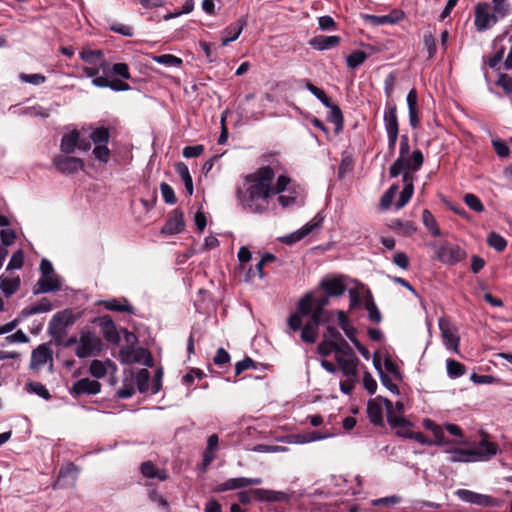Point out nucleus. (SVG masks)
I'll return each instance as SVG.
<instances>
[{
    "label": "nucleus",
    "mask_w": 512,
    "mask_h": 512,
    "mask_svg": "<svg viewBox=\"0 0 512 512\" xmlns=\"http://www.w3.org/2000/svg\"><path fill=\"white\" fill-rule=\"evenodd\" d=\"M320 323L321 318H319V312H316L313 314L310 321L302 327L301 340L309 344L315 343L318 337V327Z\"/></svg>",
    "instance_id": "412c9836"
},
{
    "label": "nucleus",
    "mask_w": 512,
    "mask_h": 512,
    "mask_svg": "<svg viewBox=\"0 0 512 512\" xmlns=\"http://www.w3.org/2000/svg\"><path fill=\"white\" fill-rule=\"evenodd\" d=\"M288 194H277V201L282 208H289L302 203L303 196L300 188H290Z\"/></svg>",
    "instance_id": "c85d7f7f"
},
{
    "label": "nucleus",
    "mask_w": 512,
    "mask_h": 512,
    "mask_svg": "<svg viewBox=\"0 0 512 512\" xmlns=\"http://www.w3.org/2000/svg\"><path fill=\"white\" fill-rule=\"evenodd\" d=\"M76 147L86 151L90 148V144L88 142H81L79 131L73 129L63 135L60 148L63 153L70 154L75 151Z\"/></svg>",
    "instance_id": "f3484780"
},
{
    "label": "nucleus",
    "mask_w": 512,
    "mask_h": 512,
    "mask_svg": "<svg viewBox=\"0 0 512 512\" xmlns=\"http://www.w3.org/2000/svg\"><path fill=\"white\" fill-rule=\"evenodd\" d=\"M62 287L61 279L58 275L48 274L41 275L40 279L37 281L33 288V293L35 295L55 292L59 291Z\"/></svg>",
    "instance_id": "a211bd4d"
},
{
    "label": "nucleus",
    "mask_w": 512,
    "mask_h": 512,
    "mask_svg": "<svg viewBox=\"0 0 512 512\" xmlns=\"http://www.w3.org/2000/svg\"><path fill=\"white\" fill-rule=\"evenodd\" d=\"M399 190L397 184H393L382 196L380 200V207L383 210H387L391 207L393 199Z\"/></svg>",
    "instance_id": "603ef678"
},
{
    "label": "nucleus",
    "mask_w": 512,
    "mask_h": 512,
    "mask_svg": "<svg viewBox=\"0 0 512 512\" xmlns=\"http://www.w3.org/2000/svg\"><path fill=\"white\" fill-rule=\"evenodd\" d=\"M504 15L496 12L488 2H480L475 6L474 25L479 32L492 28Z\"/></svg>",
    "instance_id": "0eeeda50"
},
{
    "label": "nucleus",
    "mask_w": 512,
    "mask_h": 512,
    "mask_svg": "<svg viewBox=\"0 0 512 512\" xmlns=\"http://www.w3.org/2000/svg\"><path fill=\"white\" fill-rule=\"evenodd\" d=\"M383 405H385L387 411L390 410L392 402L386 398L377 396L370 399L367 403V415L370 422L374 425L383 424ZM388 414H391L388 412Z\"/></svg>",
    "instance_id": "2eb2a0df"
},
{
    "label": "nucleus",
    "mask_w": 512,
    "mask_h": 512,
    "mask_svg": "<svg viewBox=\"0 0 512 512\" xmlns=\"http://www.w3.org/2000/svg\"><path fill=\"white\" fill-rule=\"evenodd\" d=\"M327 119L330 123L334 124L336 132H339L343 127V115L340 108L337 105L331 103V106Z\"/></svg>",
    "instance_id": "a18cd8bd"
},
{
    "label": "nucleus",
    "mask_w": 512,
    "mask_h": 512,
    "mask_svg": "<svg viewBox=\"0 0 512 512\" xmlns=\"http://www.w3.org/2000/svg\"><path fill=\"white\" fill-rule=\"evenodd\" d=\"M409 153V138L407 135H402L400 138L399 157L395 160V162L390 166L389 169V174L392 178L397 177L396 167L400 166V164L404 160V156H407Z\"/></svg>",
    "instance_id": "c9c22d12"
},
{
    "label": "nucleus",
    "mask_w": 512,
    "mask_h": 512,
    "mask_svg": "<svg viewBox=\"0 0 512 512\" xmlns=\"http://www.w3.org/2000/svg\"><path fill=\"white\" fill-rule=\"evenodd\" d=\"M109 138V129L103 126L96 127L90 134V139L94 143L93 155L98 161L105 164L110 159V150L107 146Z\"/></svg>",
    "instance_id": "6e6552de"
},
{
    "label": "nucleus",
    "mask_w": 512,
    "mask_h": 512,
    "mask_svg": "<svg viewBox=\"0 0 512 512\" xmlns=\"http://www.w3.org/2000/svg\"><path fill=\"white\" fill-rule=\"evenodd\" d=\"M413 193H414V185L413 184L405 185L403 190L400 193L399 199L397 200V202L395 204L396 209L399 210V209L403 208L410 201V199L413 196Z\"/></svg>",
    "instance_id": "5fc2aeb1"
},
{
    "label": "nucleus",
    "mask_w": 512,
    "mask_h": 512,
    "mask_svg": "<svg viewBox=\"0 0 512 512\" xmlns=\"http://www.w3.org/2000/svg\"><path fill=\"white\" fill-rule=\"evenodd\" d=\"M79 56L86 64L81 67L85 77L93 80L101 75L110 74V65L101 50L83 49L79 52Z\"/></svg>",
    "instance_id": "39448f33"
},
{
    "label": "nucleus",
    "mask_w": 512,
    "mask_h": 512,
    "mask_svg": "<svg viewBox=\"0 0 512 512\" xmlns=\"http://www.w3.org/2000/svg\"><path fill=\"white\" fill-rule=\"evenodd\" d=\"M436 258L443 264L455 265L464 260L467 256L464 249L460 246L444 243L435 249Z\"/></svg>",
    "instance_id": "f8f14e48"
},
{
    "label": "nucleus",
    "mask_w": 512,
    "mask_h": 512,
    "mask_svg": "<svg viewBox=\"0 0 512 512\" xmlns=\"http://www.w3.org/2000/svg\"><path fill=\"white\" fill-rule=\"evenodd\" d=\"M447 374L450 378H458L465 374L466 368L465 366L453 359H448L446 361Z\"/></svg>",
    "instance_id": "09e8293b"
},
{
    "label": "nucleus",
    "mask_w": 512,
    "mask_h": 512,
    "mask_svg": "<svg viewBox=\"0 0 512 512\" xmlns=\"http://www.w3.org/2000/svg\"><path fill=\"white\" fill-rule=\"evenodd\" d=\"M290 188H300L296 185H291V179L287 175H280L277 178L276 184L272 185V196L276 194L285 193Z\"/></svg>",
    "instance_id": "c03bdc74"
},
{
    "label": "nucleus",
    "mask_w": 512,
    "mask_h": 512,
    "mask_svg": "<svg viewBox=\"0 0 512 512\" xmlns=\"http://www.w3.org/2000/svg\"><path fill=\"white\" fill-rule=\"evenodd\" d=\"M384 127L387 134H399L396 105L388 103L384 112Z\"/></svg>",
    "instance_id": "393cba45"
},
{
    "label": "nucleus",
    "mask_w": 512,
    "mask_h": 512,
    "mask_svg": "<svg viewBox=\"0 0 512 512\" xmlns=\"http://www.w3.org/2000/svg\"><path fill=\"white\" fill-rule=\"evenodd\" d=\"M19 286L20 279L18 277L3 279L0 283V289L6 296L14 294L18 290Z\"/></svg>",
    "instance_id": "3c124183"
},
{
    "label": "nucleus",
    "mask_w": 512,
    "mask_h": 512,
    "mask_svg": "<svg viewBox=\"0 0 512 512\" xmlns=\"http://www.w3.org/2000/svg\"><path fill=\"white\" fill-rule=\"evenodd\" d=\"M423 43L425 48L427 49L429 58L434 57L436 54V41L432 33H426L423 37Z\"/></svg>",
    "instance_id": "e2e57ef3"
},
{
    "label": "nucleus",
    "mask_w": 512,
    "mask_h": 512,
    "mask_svg": "<svg viewBox=\"0 0 512 512\" xmlns=\"http://www.w3.org/2000/svg\"><path fill=\"white\" fill-rule=\"evenodd\" d=\"M402 437L408 438V439H413L422 445H428V446L435 445L434 440L428 439L421 432L409 431V434H402Z\"/></svg>",
    "instance_id": "680f3d73"
},
{
    "label": "nucleus",
    "mask_w": 512,
    "mask_h": 512,
    "mask_svg": "<svg viewBox=\"0 0 512 512\" xmlns=\"http://www.w3.org/2000/svg\"><path fill=\"white\" fill-rule=\"evenodd\" d=\"M100 326L106 340L111 343H118L120 341V335L110 317L100 318Z\"/></svg>",
    "instance_id": "473e14b6"
},
{
    "label": "nucleus",
    "mask_w": 512,
    "mask_h": 512,
    "mask_svg": "<svg viewBox=\"0 0 512 512\" xmlns=\"http://www.w3.org/2000/svg\"><path fill=\"white\" fill-rule=\"evenodd\" d=\"M387 419H388L389 424L392 427H399L402 429V430L398 431V434L400 436H402V434H409V431H411L409 429L410 422L408 420H406L405 418L400 417V416H395L392 414H388Z\"/></svg>",
    "instance_id": "8fccbe9b"
},
{
    "label": "nucleus",
    "mask_w": 512,
    "mask_h": 512,
    "mask_svg": "<svg viewBox=\"0 0 512 512\" xmlns=\"http://www.w3.org/2000/svg\"><path fill=\"white\" fill-rule=\"evenodd\" d=\"M274 176V170L270 166L261 167L248 174L245 177L244 188L236 192L239 206L248 213H265L272 197Z\"/></svg>",
    "instance_id": "f257e3e1"
},
{
    "label": "nucleus",
    "mask_w": 512,
    "mask_h": 512,
    "mask_svg": "<svg viewBox=\"0 0 512 512\" xmlns=\"http://www.w3.org/2000/svg\"><path fill=\"white\" fill-rule=\"evenodd\" d=\"M464 202L465 204L473 211L475 212H483L484 211V205L481 202V200L474 194L468 193L464 196Z\"/></svg>",
    "instance_id": "6e6d98bb"
},
{
    "label": "nucleus",
    "mask_w": 512,
    "mask_h": 512,
    "mask_svg": "<svg viewBox=\"0 0 512 512\" xmlns=\"http://www.w3.org/2000/svg\"><path fill=\"white\" fill-rule=\"evenodd\" d=\"M27 390L31 393H35L43 399L48 400L50 398V393L47 388L40 382H29L27 383Z\"/></svg>",
    "instance_id": "4d7b16f0"
},
{
    "label": "nucleus",
    "mask_w": 512,
    "mask_h": 512,
    "mask_svg": "<svg viewBox=\"0 0 512 512\" xmlns=\"http://www.w3.org/2000/svg\"><path fill=\"white\" fill-rule=\"evenodd\" d=\"M341 42V38L337 35H317L308 42L309 46L317 51H326L337 47Z\"/></svg>",
    "instance_id": "aec40b11"
},
{
    "label": "nucleus",
    "mask_w": 512,
    "mask_h": 512,
    "mask_svg": "<svg viewBox=\"0 0 512 512\" xmlns=\"http://www.w3.org/2000/svg\"><path fill=\"white\" fill-rule=\"evenodd\" d=\"M334 357L337 362V368L343 373L344 376H357L359 359L350 346L342 349L341 351L339 350L334 352Z\"/></svg>",
    "instance_id": "9d476101"
},
{
    "label": "nucleus",
    "mask_w": 512,
    "mask_h": 512,
    "mask_svg": "<svg viewBox=\"0 0 512 512\" xmlns=\"http://www.w3.org/2000/svg\"><path fill=\"white\" fill-rule=\"evenodd\" d=\"M160 190H161V194H162V197H163V200L165 201V203L170 204V205H173L176 203V201H177L176 195L174 193L173 188L169 184H167L165 182L161 183Z\"/></svg>",
    "instance_id": "bf43d9fd"
},
{
    "label": "nucleus",
    "mask_w": 512,
    "mask_h": 512,
    "mask_svg": "<svg viewBox=\"0 0 512 512\" xmlns=\"http://www.w3.org/2000/svg\"><path fill=\"white\" fill-rule=\"evenodd\" d=\"M296 312L303 316H313L314 313L319 312V318H321V309L315 308V299L311 293L304 295L297 304Z\"/></svg>",
    "instance_id": "7c9ffc66"
},
{
    "label": "nucleus",
    "mask_w": 512,
    "mask_h": 512,
    "mask_svg": "<svg viewBox=\"0 0 512 512\" xmlns=\"http://www.w3.org/2000/svg\"><path fill=\"white\" fill-rule=\"evenodd\" d=\"M252 450L259 453H279L287 451V448L278 445L258 444Z\"/></svg>",
    "instance_id": "052dcab7"
},
{
    "label": "nucleus",
    "mask_w": 512,
    "mask_h": 512,
    "mask_svg": "<svg viewBox=\"0 0 512 512\" xmlns=\"http://www.w3.org/2000/svg\"><path fill=\"white\" fill-rule=\"evenodd\" d=\"M247 487L246 486V477H237V478H230L226 481L216 485L215 492L221 493L225 491L230 490H236Z\"/></svg>",
    "instance_id": "58836bf2"
},
{
    "label": "nucleus",
    "mask_w": 512,
    "mask_h": 512,
    "mask_svg": "<svg viewBox=\"0 0 512 512\" xmlns=\"http://www.w3.org/2000/svg\"><path fill=\"white\" fill-rule=\"evenodd\" d=\"M324 221V216H322L320 213L316 214L311 221L303 225L300 229L288 234L284 235L280 238V241L284 244L291 245L293 243H296L309 234H311L316 229L320 228L322 223Z\"/></svg>",
    "instance_id": "ddd939ff"
},
{
    "label": "nucleus",
    "mask_w": 512,
    "mask_h": 512,
    "mask_svg": "<svg viewBox=\"0 0 512 512\" xmlns=\"http://www.w3.org/2000/svg\"><path fill=\"white\" fill-rule=\"evenodd\" d=\"M23 262H24L23 252L21 250H18L12 255V257L7 265V269L8 270L20 269L23 266Z\"/></svg>",
    "instance_id": "338daca9"
},
{
    "label": "nucleus",
    "mask_w": 512,
    "mask_h": 512,
    "mask_svg": "<svg viewBox=\"0 0 512 512\" xmlns=\"http://www.w3.org/2000/svg\"><path fill=\"white\" fill-rule=\"evenodd\" d=\"M50 360L51 355L49 350L44 345H41L32 352L31 366L34 368H39Z\"/></svg>",
    "instance_id": "4c0bfd02"
},
{
    "label": "nucleus",
    "mask_w": 512,
    "mask_h": 512,
    "mask_svg": "<svg viewBox=\"0 0 512 512\" xmlns=\"http://www.w3.org/2000/svg\"><path fill=\"white\" fill-rule=\"evenodd\" d=\"M54 165L63 174H73L83 169L84 162L77 157L60 155L55 158Z\"/></svg>",
    "instance_id": "dca6fc26"
},
{
    "label": "nucleus",
    "mask_w": 512,
    "mask_h": 512,
    "mask_svg": "<svg viewBox=\"0 0 512 512\" xmlns=\"http://www.w3.org/2000/svg\"><path fill=\"white\" fill-rule=\"evenodd\" d=\"M446 453L451 462L486 461L497 453V447L494 443L482 440L473 449L453 448L446 450Z\"/></svg>",
    "instance_id": "f03ea898"
},
{
    "label": "nucleus",
    "mask_w": 512,
    "mask_h": 512,
    "mask_svg": "<svg viewBox=\"0 0 512 512\" xmlns=\"http://www.w3.org/2000/svg\"><path fill=\"white\" fill-rule=\"evenodd\" d=\"M100 390L101 384L97 380L82 378L73 384L72 394L77 396L83 394L96 395L100 392Z\"/></svg>",
    "instance_id": "6ab92c4d"
},
{
    "label": "nucleus",
    "mask_w": 512,
    "mask_h": 512,
    "mask_svg": "<svg viewBox=\"0 0 512 512\" xmlns=\"http://www.w3.org/2000/svg\"><path fill=\"white\" fill-rule=\"evenodd\" d=\"M337 320L340 328L343 330L348 339H353L356 336V329L351 325L344 311L337 312Z\"/></svg>",
    "instance_id": "79ce46f5"
},
{
    "label": "nucleus",
    "mask_w": 512,
    "mask_h": 512,
    "mask_svg": "<svg viewBox=\"0 0 512 512\" xmlns=\"http://www.w3.org/2000/svg\"><path fill=\"white\" fill-rule=\"evenodd\" d=\"M19 79L24 83H29V84H32L35 86L41 85L46 81V77L39 73H35V74L20 73Z\"/></svg>",
    "instance_id": "13d9d810"
},
{
    "label": "nucleus",
    "mask_w": 512,
    "mask_h": 512,
    "mask_svg": "<svg viewBox=\"0 0 512 512\" xmlns=\"http://www.w3.org/2000/svg\"><path fill=\"white\" fill-rule=\"evenodd\" d=\"M125 340L128 343L120 348L118 359L122 364H142L147 367L153 365V359L148 349L135 346L134 342L137 340L134 333L124 330Z\"/></svg>",
    "instance_id": "7ed1b4c3"
},
{
    "label": "nucleus",
    "mask_w": 512,
    "mask_h": 512,
    "mask_svg": "<svg viewBox=\"0 0 512 512\" xmlns=\"http://www.w3.org/2000/svg\"><path fill=\"white\" fill-rule=\"evenodd\" d=\"M140 469L142 475L149 479L157 478L160 481H164L168 477V474L165 470L158 469L151 461L143 462Z\"/></svg>",
    "instance_id": "e433bc0d"
},
{
    "label": "nucleus",
    "mask_w": 512,
    "mask_h": 512,
    "mask_svg": "<svg viewBox=\"0 0 512 512\" xmlns=\"http://www.w3.org/2000/svg\"><path fill=\"white\" fill-rule=\"evenodd\" d=\"M455 495L463 502L475 504L481 507H496L499 501L490 495L477 493L468 489H458Z\"/></svg>",
    "instance_id": "4468645a"
},
{
    "label": "nucleus",
    "mask_w": 512,
    "mask_h": 512,
    "mask_svg": "<svg viewBox=\"0 0 512 512\" xmlns=\"http://www.w3.org/2000/svg\"><path fill=\"white\" fill-rule=\"evenodd\" d=\"M149 381L150 373L147 369H141L134 375V383L140 393H151Z\"/></svg>",
    "instance_id": "a19ab883"
},
{
    "label": "nucleus",
    "mask_w": 512,
    "mask_h": 512,
    "mask_svg": "<svg viewBox=\"0 0 512 512\" xmlns=\"http://www.w3.org/2000/svg\"><path fill=\"white\" fill-rule=\"evenodd\" d=\"M109 75H101L92 80V84L99 88H110L113 91H127L130 85L122 80H110Z\"/></svg>",
    "instance_id": "bb28decb"
},
{
    "label": "nucleus",
    "mask_w": 512,
    "mask_h": 512,
    "mask_svg": "<svg viewBox=\"0 0 512 512\" xmlns=\"http://www.w3.org/2000/svg\"><path fill=\"white\" fill-rule=\"evenodd\" d=\"M116 370L115 363L109 359L105 361L93 360L89 367L90 374L98 379L105 377L108 373H115Z\"/></svg>",
    "instance_id": "5701e85b"
},
{
    "label": "nucleus",
    "mask_w": 512,
    "mask_h": 512,
    "mask_svg": "<svg viewBox=\"0 0 512 512\" xmlns=\"http://www.w3.org/2000/svg\"><path fill=\"white\" fill-rule=\"evenodd\" d=\"M78 317L79 315L75 314L72 309L57 312L49 322L50 334L54 337L63 335L66 328L72 326Z\"/></svg>",
    "instance_id": "9b49d317"
},
{
    "label": "nucleus",
    "mask_w": 512,
    "mask_h": 512,
    "mask_svg": "<svg viewBox=\"0 0 512 512\" xmlns=\"http://www.w3.org/2000/svg\"><path fill=\"white\" fill-rule=\"evenodd\" d=\"M53 305L48 298H42L35 304H31L22 310L23 317H30L35 314L45 313L51 311Z\"/></svg>",
    "instance_id": "f704fd0d"
},
{
    "label": "nucleus",
    "mask_w": 512,
    "mask_h": 512,
    "mask_svg": "<svg viewBox=\"0 0 512 512\" xmlns=\"http://www.w3.org/2000/svg\"><path fill=\"white\" fill-rule=\"evenodd\" d=\"M319 28L323 31H334L337 24L331 16L325 15L318 18Z\"/></svg>",
    "instance_id": "0e129e2a"
},
{
    "label": "nucleus",
    "mask_w": 512,
    "mask_h": 512,
    "mask_svg": "<svg viewBox=\"0 0 512 512\" xmlns=\"http://www.w3.org/2000/svg\"><path fill=\"white\" fill-rule=\"evenodd\" d=\"M487 242L489 246H491L498 252H502L503 250H505L507 246V241L496 232H491L488 235Z\"/></svg>",
    "instance_id": "864d4df0"
},
{
    "label": "nucleus",
    "mask_w": 512,
    "mask_h": 512,
    "mask_svg": "<svg viewBox=\"0 0 512 512\" xmlns=\"http://www.w3.org/2000/svg\"><path fill=\"white\" fill-rule=\"evenodd\" d=\"M321 287L328 296H341L346 290V285L341 278L325 279L321 282Z\"/></svg>",
    "instance_id": "2f4dec72"
},
{
    "label": "nucleus",
    "mask_w": 512,
    "mask_h": 512,
    "mask_svg": "<svg viewBox=\"0 0 512 512\" xmlns=\"http://www.w3.org/2000/svg\"><path fill=\"white\" fill-rule=\"evenodd\" d=\"M323 339L326 340L334 352L341 351L344 348L350 346L348 342L342 337L341 333L334 326H327L326 331L323 335Z\"/></svg>",
    "instance_id": "a878e982"
},
{
    "label": "nucleus",
    "mask_w": 512,
    "mask_h": 512,
    "mask_svg": "<svg viewBox=\"0 0 512 512\" xmlns=\"http://www.w3.org/2000/svg\"><path fill=\"white\" fill-rule=\"evenodd\" d=\"M237 497L242 504H250L252 501L261 502H286L290 499L289 494L283 491H274L268 489H251L237 493Z\"/></svg>",
    "instance_id": "423d86ee"
},
{
    "label": "nucleus",
    "mask_w": 512,
    "mask_h": 512,
    "mask_svg": "<svg viewBox=\"0 0 512 512\" xmlns=\"http://www.w3.org/2000/svg\"><path fill=\"white\" fill-rule=\"evenodd\" d=\"M246 25V20L244 18L238 19L236 22L228 25L223 30V39H222V45L226 46L230 42L235 41L240 34L242 33L244 27Z\"/></svg>",
    "instance_id": "cd10ccee"
},
{
    "label": "nucleus",
    "mask_w": 512,
    "mask_h": 512,
    "mask_svg": "<svg viewBox=\"0 0 512 512\" xmlns=\"http://www.w3.org/2000/svg\"><path fill=\"white\" fill-rule=\"evenodd\" d=\"M368 58V55L366 52L362 50H355L351 54H349L346 58V64L349 69H356L359 66H361L366 59Z\"/></svg>",
    "instance_id": "37998d69"
},
{
    "label": "nucleus",
    "mask_w": 512,
    "mask_h": 512,
    "mask_svg": "<svg viewBox=\"0 0 512 512\" xmlns=\"http://www.w3.org/2000/svg\"><path fill=\"white\" fill-rule=\"evenodd\" d=\"M203 152L204 146L199 144L184 147L182 154L185 158H195L202 155Z\"/></svg>",
    "instance_id": "69168bd1"
},
{
    "label": "nucleus",
    "mask_w": 512,
    "mask_h": 512,
    "mask_svg": "<svg viewBox=\"0 0 512 512\" xmlns=\"http://www.w3.org/2000/svg\"><path fill=\"white\" fill-rule=\"evenodd\" d=\"M423 160V154L420 150H415L411 155L409 153L407 156H404L403 162L400 166L396 167L397 176L404 170L418 171L423 164Z\"/></svg>",
    "instance_id": "4be33fe9"
},
{
    "label": "nucleus",
    "mask_w": 512,
    "mask_h": 512,
    "mask_svg": "<svg viewBox=\"0 0 512 512\" xmlns=\"http://www.w3.org/2000/svg\"><path fill=\"white\" fill-rule=\"evenodd\" d=\"M152 60L167 67H179L182 64V59L172 54L154 55Z\"/></svg>",
    "instance_id": "de8ad7c7"
},
{
    "label": "nucleus",
    "mask_w": 512,
    "mask_h": 512,
    "mask_svg": "<svg viewBox=\"0 0 512 512\" xmlns=\"http://www.w3.org/2000/svg\"><path fill=\"white\" fill-rule=\"evenodd\" d=\"M103 306L109 311L115 312H133V307L128 303V301L123 299H110L103 301Z\"/></svg>",
    "instance_id": "ea45409f"
},
{
    "label": "nucleus",
    "mask_w": 512,
    "mask_h": 512,
    "mask_svg": "<svg viewBox=\"0 0 512 512\" xmlns=\"http://www.w3.org/2000/svg\"><path fill=\"white\" fill-rule=\"evenodd\" d=\"M331 437L329 433H322L320 431H311L306 433L294 434L289 436V443L306 444L314 441H319Z\"/></svg>",
    "instance_id": "c756f323"
},
{
    "label": "nucleus",
    "mask_w": 512,
    "mask_h": 512,
    "mask_svg": "<svg viewBox=\"0 0 512 512\" xmlns=\"http://www.w3.org/2000/svg\"><path fill=\"white\" fill-rule=\"evenodd\" d=\"M363 386L368 393L374 394L377 390V382L369 372L363 374Z\"/></svg>",
    "instance_id": "774afa93"
},
{
    "label": "nucleus",
    "mask_w": 512,
    "mask_h": 512,
    "mask_svg": "<svg viewBox=\"0 0 512 512\" xmlns=\"http://www.w3.org/2000/svg\"><path fill=\"white\" fill-rule=\"evenodd\" d=\"M185 227L184 215L181 211L175 210L162 228V233L168 235L178 234Z\"/></svg>",
    "instance_id": "b1692460"
},
{
    "label": "nucleus",
    "mask_w": 512,
    "mask_h": 512,
    "mask_svg": "<svg viewBox=\"0 0 512 512\" xmlns=\"http://www.w3.org/2000/svg\"><path fill=\"white\" fill-rule=\"evenodd\" d=\"M438 325L444 347L458 354L460 345L458 328L446 317H441L438 321Z\"/></svg>",
    "instance_id": "1a4fd4ad"
},
{
    "label": "nucleus",
    "mask_w": 512,
    "mask_h": 512,
    "mask_svg": "<svg viewBox=\"0 0 512 512\" xmlns=\"http://www.w3.org/2000/svg\"><path fill=\"white\" fill-rule=\"evenodd\" d=\"M67 345H75V355L81 359L98 356L103 348L100 337L89 329H82L79 338L71 337Z\"/></svg>",
    "instance_id": "20e7f679"
},
{
    "label": "nucleus",
    "mask_w": 512,
    "mask_h": 512,
    "mask_svg": "<svg viewBox=\"0 0 512 512\" xmlns=\"http://www.w3.org/2000/svg\"><path fill=\"white\" fill-rule=\"evenodd\" d=\"M422 425L425 429L431 431L434 435V443L437 446H443L448 443L443 428L436 424L433 420L429 418H425L422 422Z\"/></svg>",
    "instance_id": "72a5a7b5"
},
{
    "label": "nucleus",
    "mask_w": 512,
    "mask_h": 512,
    "mask_svg": "<svg viewBox=\"0 0 512 512\" xmlns=\"http://www.w3.org/2000/svg\"><path fill=\"white\" fill-rule=\"evenodd\" d=\"M422 221L425 227L432 233L433 236L441 235V231L438 227L437 221L429 210L425 209L422 212Z\"/></svg>",
    "instance_id": "49530a36"
}]
</instances>
